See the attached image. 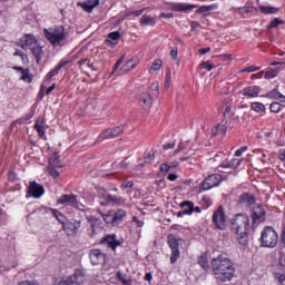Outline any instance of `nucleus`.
<instances>
[{
	"mask_svg": "<svg viewBox=\"0 0 285 285\" xmlns=\"http://www.w3.org/2000/svg\"><path fill=\"white\" fill-rule=\"evenodd\" d=\"M212 271L214 277L218 284H226V282H233L237 268L235 263L224 255H218L210 261Z\"/></svg>",
	"mask_w": 285,
	"mask_h": 285,
	"instance_id": "nucleus-1",
	"label": "nucleus"
},
{
	"mask_svg": "<svg viewBox=\"0 0 285 285\" xmlns=\"http://www.w3.org/2000/svg\"><path fill=\"white\" fill-rule=\"evenodd\" d=\"M232 233L235 235L238 244L246 246L248 244V230H250V218L246 214H236L230 219Z\"/></svg>",
	"mask_w": 285,
	"mask_h": 285,
	"instance_id": "nucleus-2",
	"label": "nucleus"
},
{
	"mask_svg": "<svg viewBox=\"0 0 285 285\" xmlns=\"http://www.w3.org/2000/svg\"><path fill=\"white\" fill-rule=\"evenodd\" d=\"M45 37L51 46L58 48L59 46H63L66 41V28L63 26L51 27L49 29H45Z\"/></svg>",
	"mask_w": 285,
	"mask_h": 285,
	"instance_id": "nucleus-3",
	"label": "nucleus"
},
{
	"mask_svg": "<svg viewBox=\"0 0 285 285\" xmlns=\"http://www.w3.org/2000/svg\"><path fill=\"white\" fill-rule=\"evenodd\" d=\"M279 242V236L273 227H265L261 235V246L264 248H275Z\"/></svg>",
	"mask_w": 285,
	"mask_h": 285,
	"instance_id": "nucleus-4",
	"label": "nucleus"
},
{
	"mask_svg": "<svg viewBox=\"0 0 285 285\" xmlns=\"http://www.w3.org/2000/svg\"><path fill=\"white\" fill-rule=\"evenodd\" d=\"M184 240L173 234H169L167 236V244L171 250V256H170V264H175L179 257H181V253L179 252V246Z\"/></svg>",
	"mask_w": 285,
	"mask_h": 285,
	"instance_id": "nucleus-5",
	"label": "nucleus"
},
{
	"mask_svg": "<svg viewBox=\"0 0 285 285\" xmlns=\"http://www.w3.org/2000/svg\"><path fill=\"white\" fill-rule=\"evenodd\" d=\"M102 219L109 226H119L124 219H126V210L124 209H111L107 214L102 215Z\"/></svg>",
	"mask_w": 285,
	"mask_h": 285,
	"instance_id": "nucleus-6",
	"label": "nucleus"
},
{
	"mask_svg": "<svg viewBox=\"0 0 285 285\" xmlns=\"http://www.w3.org/2000/svg\"><path fill=\"white\" fill-rule=\"evenodd\" d=\"M61 156H59L57 153H55L49 158V164L47 166V173L50 175V177H53V179H57L61 175V168H63V165L60 160Z\"/></svg>",
	"mask_w": 285,
	"mask_h": 285,
	"instance_id": "nucleus-7",
	"label": "nucleus"
},
{
	"mask_svg": "<svg viewBox=\"0 0 285 285\" xmlns=\"http://www.w3.org/2000/svg\"><path fill=\"white\" fill-rule=\"evenodd\" d=\"M222 175L219 174L207 176L204 181L200 183L198 193H205V190H210L212 188L219 186V184H222Z\"/></svg>",
	"mask_w": 285,
	"mask_h": 285,
	"instance_id": "nucleus-8",
	"label": "nucleus"
},
{
	"mask_svg": "<svg viewBox=\"0 0 285 285\" xmlns=\"http://www.w3.org/2000/svg\"><path fill=\"white\" fill-rule=\"evenodd\" d=\"M86 219L88 224H90V228L88 229L89 237H97V235L101 233V224H104V222L95 215H88Z\"/></svg>",
	"mask_w": 285,
	"mask_h": 285,
	"instance_id": "nucleus-9",
	"label": "nucleus"
},
{
	"mask_svg": "<svg viewBox=\"0 0 285 285\" xmlns=\"http://www.w3.org/2000/svg\"><path fill=\"white\" fill-rule=\"evenodd\" d=\"M121 132H124V125L107 129L99 135L97 142L101 144V141H106V139H115V137H119Z\"/></svg>",
	"mask_w": 285,
	"mask_h": 285,
	"instance_id": "nucleus-10",
	"label": "nucleus"
},
{
	"mask_svg": "<svg viewBox=\"0 0 285 285\" xmlns=\"http://www.w3.org/2000/svg\"><path fill=\"white\" fill-rule=\"evenodd\" d=\"M213 222L218 230H226V213H224L223 206H219L214 213Z\"/></svg>",
	"mask_w": 285,
	"mask_h": 285,
	"instance_id": "nucleus-11",
	"label": "nucleus"
},
{
	"mask_svg": "<svg viewBox=\"0 0 285 285\" xmlns=\"http://www.w3.org/2000/svg\"><path fill=\"white\" fill-rule=\"evenodd\" d=\"M38 43L39 40H37V37L32 33H26L20 38V47L22 50H31L36 48Z\"/></svg>",
	"mask_w": 285,
	"mask_h": 285,
	"instance_id": "nucleus-12",
	"label": "nucleus"
},
{
	"mask_svg": "<svg viewBox=\"0 0 285 285\" xmlns=\"http://www.w3.org/2000/svg\"><path fill=\"white\" fill-rule=\"evenodd\" d=\"M89 259L92 266H99L100 264H106V254L101 249H91L89 252Z\"/></svg>",
	"mask_w": 285,
	"mask_h": 285,
	"instance_id": "nucleus-13",
	"label": "nucleus"
},
{
	"mask_svg": "<svg viewBox=\"0 0 285 285\" xmlns=\"http://www.w3.org/2000/svg\"><path fill=\"white\" fill-rule=\"evenodd\" d=\"M57 204L60 206H71V208H79V200H77L76 195H62L58 200Z\"/></svg>",
	"mask_w": 285,
	"mask_h": 285,
	"instance_id": "nucleus-14",
	"label": "nucleus"
},
{
	"mask_svg": "<svg viewBox=\"0 0 285 285\" xmlns=\"http://www.w3.org/2000/svg\"><path fill=\"white\" fill-rule=\"evenodd\" d=\"M68 63H71V61L70 60H60V62L47 73L43 82L50 85V79H52V77H57V75H59V72H61V68H66V66H68Z\"/></svg>",
	"mask_w": 285,
	"mask_h": 285,
	"instance_id": "nucleus-15",
	"label": "nucleus"
},
{
	"mask_svg": "<svg viewBox=\"0 0 285 285\" xmlns=\"http://www.w3.org/2000/svg\"><path fill=\"white\" fill-rule=\"evenodd\" d=\"M264 222H266V209L257 205L253 209V224H264Z\"/></svg>",
	"mask_w": 285,
	"mask_h": 285,
	"instance_id": "nucleus-16",
	"label": "nucleus"
},
{
	"mask_svg": "<svg viewBox=\"0 0 285 285\" xmlns=\"http://www.w3.org/2000/svg\"><path fill=\"white\" fill-rule=\"evenodd\" d=\"M46 193V189L42 185L38 184L37 181H31L29 185V194L31 197H35V199H39L40 197H43Z\"/></svg>",
	"mask_w": 285,
	"mask_h": 285,
	"instance_id": "nucleus-17",
	"label": "nucleus"
},
{
	"mask_svg": "<svg viewBox=\"0 0 285 285\" xmlns=\"http://www.w3.org/2000/svg\"><path fill=\"white\" fill-rule=\"evenodd\" d=\"M259 92H262V87L259 86H249L240 90V95H243V97H247V99H255L256 97H259Z\"/></svg>",
	"mask_w": 285,
	"mask_h": 285,
	"instance_id": "nucleus-18",
	"label": "nucleus"
},
{
	"mask_svg": "<svg viewBox=\"0 0 285 285\" xmlns=\"http://www.w3.org/2000/svg\"><path fill=\"white\" fill-rule=\"evenodd\" d=\"M170 10H173V12H188V10H195V8H197V6L195 4H189V3H170Z\"/></svg>",
	"mask_w": 285,
	"mask_h": 285,
	"instance_id": "nucleus-19",
	"label": "nucleus"
},
{
	"mask_svg": "<svg viewBox=\"0 0 285 285\" xmlns=\"http://www.w3.org/2000/svg\"><path fill=\"white\" fill-rule=\"evenodd\" d=\"M101 243L107 244L111 250H117V246H121V240H117L116 234L107 235Z\"/></svg>",
	"mask_w": 285,
	"mask_h": 285,
	"instance_id": "nucleus-20",
	"label": "nucleus"
},
{
	"mask_svg": "<svg viewBox=\"0 0 285 285\" xmlns=\"http://www.w3.org/2000/svg\"><path fill=\"white\" fill-rule=\"evenodd\" d=\"M36 132H38L41 139L46 137V130H48V126L46 125V120L43 118H38L33 126Z\"/></svg>",
	"mask_w": 285,
	"mask_h": 285,
	"instance_id": "nucleus-21",
	"label": "nucleus"
},
{
	"mask_svg": "<svg viewBox=\"0 0 285 285\" xmlns=\"http://www.w3.org/2000/svg\"><path fill=\"white\" fill-rule=\"evenodd\" d=\"M139 104L144 108H150V106L153 105V94H150V92H142L139 96Z\"/></svg>",
	"mask_w": 285,
	"mask_h": 285,
	"instance_id": "nucleus-22",
	"label": "nucleus"
},
{
	"mask_svg": "<svg viewBox=\"0 0 285 285\" xmlns=\"http://www.w3.org/2000/svg\"><path fill=\"white\" fill-rule=\"evenodd\" d=\"M256 199L253 194L244 193L239 196L238 203L243 204L244 206H253L255 204Z\"/></svg>",
	"mask_w": 285,
	"mask_h": 285,
	"instance_id": "nucleus-23",
	"label": "nucleus"
},
{
	"mask_svg": "<svg viewBox=\"0 0 285 285\" xmlns=\"http://www.w3.org/2000/svg\"><path fill=\"white\" fill-rule=\"evenodd\" d=\"M227 130L228 127L226 126V122L222 121L212 130V135H214V137H224Z\"/></svg>",
	"mask_w": 285,
	"mask_h": 285,
	"instance_id": "nucleus-24",
	"label": "nucleus"
},
{
	"mask_svg": "<svg viewBox=\"0 0 285 285\" xmlns=\"http://www.w3.org/2000/svg\"><path fill=\"white\" fill-rule=\"evenodd\" d=\"M52 282H53V285H72V284H75L72 281V276L53 277Z\"/></svg>",
	"mask_w": 285,
	"mask_h": 285,
	"instance_id": "nucleus-25",
	"label": "nucleus"
},
{
	"mask_svg": "<svg viewBox=\"0 0 285 285\" xmlns=\"http://www.w3.org/2000/svg\"><path fill=\"white\" fill-rule=\"evenodd\" d=\"M29 50L32 52L33 57H36L37 63H39V61H41V59H43V48L41 46H39V43Z\"/></svg>",
	"mask_w": 285,
	"mask_h": 285,
	"instance_id": "nucleus-26",
	"label": "nucleus"
},
{
	"mask_svg": "<svg viewBox=\"0 0 285 285\" xmlns=\"http://www.w3.org/2000/svg\"><path fill=\"white\" fill-rule=\"evenodd\" d=\"M258 8L262 14H277V12H279V8L277 7L261 4Z\"/></svg>",
	"mask_w": 285,
	"mask_h": 285,
	"instance_id": "nucleus-27",
	"label": "nucleus"
},
{
	"mask_svg": "<svg viewBox=\"0 0 285 285\" xmlns=\"http://www.w3.org/2000/svg\"><path fill=\"white\" fill-rule=\"evenodd\" d=\"M117 277L122 285H132V278L128 276L126 273L118 271Z\"/></svg>",
	"mask_w": 285,
	"mask_h": 285,
	"instance_id": "nucleus-28",
	"label": "nucleus"
},
{
	"mask_svg": "<svg viewBox=\"0 0 285 285\" xmlns=\"http://www.w3.org/2000/svg\"><path fill=\"white\" fill-rule=\"evenodd\" d=\"M97 6H99V0H88L82 3V10H85V12H92Z\"/></svg>",
	"mask_w": 285,
	"mask_h": 285,
	"instance_id": "nucleus-29",
	"label": "nucleus"
},
{
	"mask_svg": "<svg viewBox=\"0 0 285 285\" xmlns=\"http://www.w3.org/2000/svg\"><path fill=\"white\" fill-rule=\"evenodd\" d=\"M180 208H183V215H193V202L185 200L180 203Z\"/></svg>",
	"mask_w": 285,
	"mask_h": 285,
	"instance_id": "nucleus-30",
	"label": "nucleus"
},
{
	"mask_svg": "<svg viewBox=\"0 0 285 285\" xmlns=\"http://www.w3.org/2000/svg\"><path fill=\"white\" fill-rule=\"evenodd\" d=\"M73 284H83L85 274L81 269H76L75 274L71 275Z\"/></svg>",
	"mask_w": 285,
	"mask_h": 285,
	"instance_id": "nucleus-31",
	"label": "nucleus"
},
{
	"mask_svg": "<svg viewBox=\"0 0 285 285\" xmlns=\"http://www.w3.org/2000/svg\"><path fill=\"white\" fill-rule=\"evenodd\" d=\"M236 12H238V14H250L253 12H257V8L246 4L245 7L237 8Z\"/></svg>",
	"mask_w": 285,
	"mask_h": 285,
	"instance_id": "nucleus-32",
	"label": "nucleus"
},
{
	"mask_svg": "<svg viewBox=\"0 0 285 285\" xmlns=\"http://www.w3.org/2000/svg\"><path fill=\"white\" fill-rule=\"evenodd\" d=\"M198 264L202 266V268H204V271H208V268H210V265L208 264V254L203 253L198 257Z\"/></svg>",
	"mask_w": 285,
	"mask_h": 285,
	"instance_id": "nucleus-33",
	"label": "nucleus"
},
{
	"mask_svg": "<svg viewBox=\"0 0 285 285\" xmlns=\"http://www.w3.org/2000/svg\"><path fill=\"white\" fill-rule=\"evenodd\" d=\"M65 228H70L71 233L73 235H77L79 233V229L81 228V220H73L72 223L67 224Z\"/></svg>",
	"mask_w": 285,
	"mask_h": 285,
	"instance_id": "nucleus-34",
	"label": "nucleus"
},
{
	"mask_svg": "<svg viewBox=\"0 0 285 285\" xmlns=\"http://www.w3.org/2000/svg\"><path fill=\"white\" fill-rule=\"evenodd\" d=\"M250 110H254V112H266V106L259 101H255L250 104Z\"/></svg>",
	"mask_w": 285,
	"mask_h": 285,
	"instance_id": "nucleus-35",
	"label": "nucleus"
},
{
	"mask_svg": "<svg viewBox=\"0 0 285 285\" xmlns=\"http://www.w3.org/2000/svg\"><path fill=\"white\" fill-rule=\"evenodd\" d=\"M217 8H219V6H217V3H213L209 6H202L198 8L197 12L199 14H204L205 12H213V10H217Z\"/></svg>",
	"mask_w": 285,
	"mask_h": 285,
	"instance_id": "nucleus-36",
	"label": "nucleus"
},
{
	"mask_svg": "<svg viewBox=\"0 0 285 285\" xmlns=\"http://www.w3.org/2000/svg\"><path fill=\"white\" fill-rule=\"evenodd\" d=\"M141 26H155L157 23V20L150 16H142L140 19Z\"/></svg>",
	"mask_w": 285,
	"mask_h": 285,
	"instance_id": "nucleus-37",
	"label": "nucleus"
},
{
	"mask_svg": "<svg viewBox=\"0 0 285 285\" xmlns=\"http://www.w3.org/2000/svg\"><path fill=\"white\" fill-rule=\"evenodd\" d=\"M266 99H276V101H279V98L282 97V94L277 89H273L272 91L264 95Z\"/></svg>",
	"mask_w": 285,
	"mask_h": 285,
	"instance_id": "nucleus-38",
	"label": "nucleus"
},
{
	"mask_svg": "<svg viewBox=\"0 0 285 285\" xmlns=\"http://www.w3.org/2000/svg\"><path fill=\"white\" fill-rule=\"evenodd\" d=\"M49 210L53 215V217H56V219L59 220L60 224H65L66 216H63V214H61V212H59L58 209H55V208H50Z\"/></svg>",
	"mask_w": 285,
	"mask_h": 285,
	"instance_id": "nucleus-39",
	"label": "nucleus"
},
{
	"mask_svg": "<svg viewBox=\"0 0 285 285\" xmlns=\"http://www.w3.org/2000/svg\"><path fill=\"white\" fill-rule=\"evenodd\" d=\"M138 63H139L138 59H131L126 65H124V69L126 70V72H129V70H135Z\"/></svg>",
	"mask_w": 285,
	"mask_h": 285,
	"instance_id": "nucleus-40",
	"label": "nucleus"
},
{
	"mask_svg": "<svg viewBox=\"0 0 285 285\" xmlns=\"http://www.w3.org/2000/svg\"><path fill=\"white\" fill-rule=\"evenodd\" d=\"M161 66H163L161 59L155 60L149 69V72H157L161 70Z\"/></svg>",
	"mask_w": 285,
	"mask_h": 285,
	"instance_id": "nucleus-41",
	"label": "nucleus"
},
{
	"mask_svg": "<svg viewBox=\"0 0 285 285\" xmlns=\"http://www.w3.org/2000/svg\"><path fill=\"white\" fill-rule=\"evenodd\" d=\"M279 75V69H269L265 72V79H275Z\"/></svg>",
	"mask_w": 285,
	"mask_h": 285,
	"instance_id": "nucleus-42",
	"label": "nucleus"
},
{
	"mask_svg": "<svg viewBox=\"0 0 285 285\" xmlns=\"http://www.w3.org/2000/svg\"><path fill=\"white\" fill-rule=\"evenodd\" d=\"M284 106L279 102H272L269 106L271 112H282Z\"/></svg>",
	"mask_w": 285,
	"mask_h": 285,
	"instance_id": "nucleus-43",
	"label": "nucleus"
},
{
	"mask_svg": "<svg viewBox=\"0 0 285 285\" xmlns=\"http://www.w3.org/2000/svg\"><path fill=\"white\" fill-rule=\"evenodd\" d=\"M150 91L153 97H159V82L151 83Z\"/></svg>",
	"mask_w": 285,
	"mask_h": 285,
	"instance_id": "nucleus-44",
	"label": "nucleus"
},
{
	"mask_svg": "<svg viewBox=\"0 0 285 285\" xmlns=\"http://www.w3.org/2000/svg\"><path fill=\"white\" fill-rule=\"evenodd\" d=\"M188 148V141H181L178 144L177 149L175 150L174 155H179V153L186 150Z\"/></svg>",
	"mask_w": 285,
	"mask_h": 285,
	"instance_id": "nucleus-45",
	"label": "nucleus"
},
{
	"mask_svg": "<svg viewBox=\"0 0 285 285\" xmlns=\"http://www.w3.org/2000/svg\"><path fill=\"white\" fill-rule=\"evenodd\" d=\"M153 161H155V151L150 150L145 157V164H153Z\"/></svg>",
	"mask_w": 285,
	"mask_h": 285,
	"instance_id": "nucleus-46",
	"label": "nucleus"
},
{
	"mask_svg": "<svg viewBox=\"0 0 285 285\" xmlns=\"http://www.w3.org/2000/svg\"><path fill=\"white\" fill-rule=\"evenodd\" d=\"M230 164V168H233L234 170L239 168V166L242 165V159L239 158H234L229 161Z\"/></svg>",
	"mask_w": 285,
	"mask_h": 285,
	"instance_id": "nucleus-47",
	"label": "nucleus"
},
{
	"mask_svg": "<svg viewBox=\"0 0 285 285\" xmlns=\"http://www.w3.org/2000/svg\"><path fill=\"white\" fill-rule=\"evenodd\" d=\"M170 168H171V165L168 164V163H164L160 165L159 169H160V173H163L164 175H166L167 173L170 171Z\"/></svg>",
	"mask_w": 285,
	"mask_h": 285,
	"instance_id": "nucleus-48",
	"label": "nucleus"
},
{
	"mask_svg": "<svg viewBox=\"0 0 285 285\" xmlns=\"http://www.w3.org/2000/svg\"><path fill=\"white\" fill-rule=\"evenodd\" d=\"M135 186V183L132 180H126L120 185L121 190H126L128 188H132Z\"/></svg>",
	"mask_w": 285,
	"mask_h": 285,
	"instance_id": "nucleus-49",
	"label": "nucleus"
},
{
	"mask_svg": "<svg viewBox=\"0 0 285 285\" xmlns=\"http://www.w3.org/2000/svg\"><path fill=\"white\" fill-rule=\"evenodd\" d=\"M48 83H46L45 81H43V83L41 85V87H40V91H39V94H38V97L40 98V99H43V97H46V88H48Z\"/></svg>",
	"mask_w": 285,
	"mask_h": 285,
	"instance_id": "nucleus-50",
	"label": "nucleus"
},
{
	"mask_svg": "<svg viewBox=\"0 0 285 285\" xmlns=\"http://www.w3.org/2000/svg\"><path fill=\"white\" fill-rule=\"evenodd\" d=\"M200 68L202 70H207L208 72H210V70H213L215 66H213V63L207 61V62L200 63Z\"/></svg>",
	"mask_w": 285,
	"mask_h": 285,
	"instance_id": "nucleus-51",
	"label": "nucleus"
},
{
	"mask_svg": "<svg viewBox=\"0 0 285 285\" xmlns=\"http://www.w3.org/2000/svg\"><path fill=\"white\" fill-rule=\"evenodd\" d=\"M20 79H21L22 81H24L26 83H32L33 76H32V73H30V71H29L27 75L21 76Z\"/></svg>",
	"mask_w": 285,
	"mask_h": 285,
	"instance_id": "nucleus-52",
	"label": "nucleus"
},
{
	"mask_svg": "<svg viewBox=\"0 0 285 285\" xmlns=\"http://www.w3.org/2000/svg\"><path fill=\"white\" fill-rule=\"evenodd\" d=\"M109 202H112V204L121 205V204H124L125 200L122 197L109 196Z\"/></svg>",
	"mask_w": 285,
	"mask_h": 285,
	"instance_id": "nucleus-53",
	"label": "nucleus"
},
{
	"mask_svg": "<svg viewBox=\"0 0 285 285\" xmlns=\"http://www.w3.org/2000/svg\"><path fill=\"white\" fill-rule=\"evenodd\" d=\"M120 37H121V33H119V31H114L108 35V38L111 39V41H118Z\"/></svg>",
	"mask_w": 285,
	"mask_h": 285,
	"instance_id": "nucleus-54",
	"label": "nucleus"
},
{
	"mask_svg": "<svg viewBox=\"0 0 285 285\" xmlns=\"http://www.w3.org/2000/svg\"><path fill=\"white\" fill-rule=\"evenodd\" d=\"M13 70L21 72L22 77H26V75L30 72V69H23V67H13Z\"/></svg>",
	"mask_w": 285,
	"mask_h": 285,
	"instance_id": "nucleus-55",
	"label": "nucleus"
},
{
	"mask_svg": "<svg viewBox=\"0 0 285 285\" xmlns=\"http://www.w3.org/2000/svg\"><path fill=\"white\" fill-rule=\"evenodd\" d=\"M262 67H255V66H249L243 69V72H257V70H261Z\"/></svg>",
	"mask_w": 285,
	"mask_h": 285,
	"instance_id": "nucleus-56",
	"label": "nucleus"
},
{
	"mask_svg": "<svg viewBox=\"0 0 285 285\" xmlns=\"http://www.w3.org/2000/svg\"><path fill=\"white\" fill-rule=\"evenodd\" d=\"M246 150H248V147H246V146L240 147L239 149H237L235 151V157H242V155H244V153H246Z\"/></svg>",
	"mask_w": 285,
	"mask_h": 285,
	"instance_id": "nucleus-57",
	"label": "nucleus"
},
{
	"mask_svg": "<svg viewBox=\"0 0 285 285\" xmlns=\"http://www.w3.org/2000/svg\"><path fill=\"white\" fill-rule=\"evenodd\" d=\"M132 222H134V224H136V226L138 228H144V220H139V218L137 216L132 217Z\"/></svg>",
	"mask_w": 285,
	"mask_h": 285,
	"instance_id": "nucleus-58",
	"label": "nucleus"
},
{
	"mask_svg": "<svg viewBox=\"0 0 285 285\" xmlns=\"http://www.w3.org/2000/svg\"><path fill=\"white\" fill-rule=\"evenodd\" d=\"M279 23H282V20L278 18H275L274 20L271 21L268 28H277V26H279Z\"/></svg>",
	"mask_w": 285,
	"mask_h": 285,
	"instance_id": "nucleus-59",
	"label": "nucleus"
},
{
	"mask_svg": "<svg viewBox=\"0 0 285 285\" xmlns=\"http://www.w3.org/2000/svg\"><path fill=\"white\" fill-rule=\"evenodd\" d=\"M121 63H124V56L117 60V62L114 66V72H117V70H119Z\"/></svg>",
	"mask_w": 285,
	"mask_h": 285,
	"instance_id": "nucleus-60",
	"label": "nucleus"
},
{
	"mask_svg": "<svg viewBox=\"0 0 285 285\" xmlns=\"http://www.w3.org/2000/svg\"><path fill=\"white\" fill-rule=\"evenodd\" d=\"M278 262L283 268H285V254H279Z\"/></svg>",
	"mask_w": 285,
	"mask_h": 285,
	"instance_id": "nucleus-61",
	"label": "nucleus"
},
{
	"mask_svg": "<svg viewBox=\"0 0 285 285\" xmlns=\"http://www.w3.org/2000/svg\"><path fill=\"white\" fill-rule=\"evenodd\" d=\"M281 243H282L283 247L285 248V224L283 226V232L281 235Z\"/></svg>",
	"mask_w": 285,
	"mask_h": 285,
	"instance_id": "nucleus-62",
	"label": "nucleus"
},
{
	"mask_svg": "<svg viewBox=\"0 0 285 285\" xmlns=\"http://www.w3.org/2000/svg\"><path fill=\"white\" fill-rule=\"evenodd\" d=\"M278 157H279L281 161H285V149L279 150Z\"/></svg>",
	"mask_w": 285,
	"mask_h": 285,
	"instance_id": "nucleus-63",
	"label": "nucleus"
},
{
	"mask_svg": "<svg viewBox=\"0 0 285 285\" xmlns=\"http://www.w3.org/2000/svg\"><path fill=\"white\" fill-rule=\"evenodd\" d=\"M278 282L281 285H285V274L279 275Z\"/></svg>",
	"mask_w": 285,
	"mask_h": 285,
	"instance_id": "nucleus-64",
	"label": "nucleus"
}]
</instances>
